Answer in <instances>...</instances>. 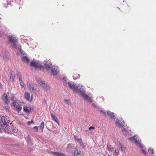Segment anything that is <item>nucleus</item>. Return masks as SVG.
Instances as JSON below:
<instances>
[{
	"label": "nucleus",
	"mask_w": 156,
	"mask_h": 156,
	"mask_svg": "<svg viewBox=\"0 0 156 156\" xmlns=\"http://www.w3.org/2000/svg\"><path fill=\"white\" fill-rule=\"evenodd\" d=\"M18 39L13 35H10L9 36V40L10 42L12 43L10 46L12 49L15 50H17V45L16 43Z\"/></svg>",
	"instance_id": "f257e3e1"
},
{
	"label": "nucleus",
	"mask_w": 156,
	"mask_h": 156,
	"mask_svg": "<svg viewBox=\"0 0 156 156\" xmlns=\"http://www.w3.org/2000/svg\"><path fill=\"white\" fill-rule=\"evenodd\" d=\"M10 123L9 118L7 116H2L0 120L1 127L6 128Z\"/></svg>",
	"instance_id": "f03ea898"
},
{
	"label": "nucleus",
	"mask_w": 156,
	"mask_h": 156,
	"mask_svg": "<svg viewBox=\"0 0 156 156\" xmlns=\"http://www.w3.org/2000/svg\"><path fill=\"white\" fill-rule=\"evenodd\" d=\"M36 80L38 83L40 84L44 90H49L50 89L51 87L47 83H45L44 81L41 80L40 78H38Z\"/></svg>",
	"instance_id": "7ed1b4c3"
},
{
	"label": "nucleus",
	"mask_w": 156,
	"mask_h": 156,
	"mask_svg": "<svg viewBox=\"0 0 156 156\" xmlns=\"http://www.w3.org/2000/svg\"><path fill=\"white\" fill-rule=\"evenodd\" d=\"M138 137L137 136L135 135L132 137H129V139L133 142L134 141L136 144L139 145L140 147L143 148L144 146L140 142H139V139H137Z\"/></svg>",
	"instance_id": "20e7f679"
},
{
	"label": "nucleus",
	"mask_w": 156,
	"mask_h": 156,
	"mask_svg": "<svg viewBox=\"0 0 156 156\" xmlns=\"http://www.w3.org/2000/svg\"><path fill=\"white\" fill-rule=\"evenodd\" d=\"M82 87L83 86L82 85L80 86L78 85L75 91L77 92L79 95H81L83 98L86 95L84 94L85 90L83 88H82Z\"/></svg>",
	"instance_id": "39448f33"
},
{
	"label": "nucleus",
	"mask_w": 156,
	"mask_h": 156,
	"mask_svg": "<svg viewBox=\"0 0 156 156\" xmlns=\"http://www.w3.org/2000/svg\"><path fill=\"white\" fill-rule=\"evenodd\" d=\"M74 154L75 156H84L83 152L79 149L78 147H76L74 148Z\"/></svg>",
	"instance_id": "423d86ee"
},
{
	"label": "nucleus",
	"mask_w": 156,
	"mask_h": 156,
	"mask_svg": "<svg viewBox=\"0 0 156 156\" xmlns=\"http://www.w3.org/2000/svg\"><path fill=\"white\" fill-rule=\"evenodd\" d=\"M59 72V69L57 66L53 67L51 70V73L53 76H55L57 75Z\"/></svg>",
	"instance_id": "0eeeda50"
},
{
	"label": "nucleus",
	"mask_w": 156,
	"mask_h": 156,
	"mask_svg": "<svg viewBox=\"0 0 156 156\" xmlns=\"http://www.w3.org/2000/svg\"><path fill=\"white\" fill-rule=\"evenodd\" d=\"M69 87L72 89H74L75 91L77 88V86L74 83L72 82V81L69 82L68 83Z\"/></svg>",
	"instance_id": "6e6552de"
},
{
	"label": "nucleus",
	"mask_w": 156,
	"mask_h": 156,
	"mask_svg": "<svg viewBox=\"0 0 156 156\" xmlns=\"http://www.w3.org/2000/svg\"><path fill=\"white\" fill-rule=\"evenodd\" d=\"M44 65L46 69L47 70L51 68V67H52V64L51 62L49 61L46 62L45 61Z\"/></svg>",
	"instance_id": "1a4fd4ad"
},
{
	"label": "nucleus",
	"mask_w": 156,
	"mask_h": 156,
	"mask_svg": "<svg viewBox=\"0 0 156 156\" xmlns=\"http://www.w3.org/2000/svg\"><path fill=\"white\" fill-rule=\"evenodd\" d=\"M39 61H36L34 59H33L30 63V66H31L34 67L35 68V69L36 70V68L37 67L38 64L39 63Z\"/></svg>",
	"instance_id": "9d476101"
},
{
	"label": "nucleus",
	"mask_w": 156,
	"mask_h": 156,
	"mask_svg": "<svg viewBox=\"0 0 156 156\" xmlns=\"http://www.w3.org/2000/svg\"><path fill=\"white\" fill-rule=\"evenodd\" d=\"M122 123L119 121L118 119H117L116 120V125L119 126H123L124 125V121H123Z\"/></svg>",
	"instance_id": "9b49d317"
},
{
	"label": "nucleus",
	"mask_w": 156,
	"mask_h": 156,
	"mask_svg": "<svg viewBox=\"0 0 156 156\" xmlns=\"http://www.w3.org/2000/svg\"><path fill=\"white\" fill-rule=\"evenodd\" d=\"M23 109L25 112H29L30 111L31 107L30 106H27V105L23 106Z\"/></svg>",
	"instance_id": "f8f14e48"
},
{
	"label": "nucleus",
	"mask_w": 156,
	"mask_h": 156,
	"mask_svg": "<svg viewBox=\"0 0 156 156\" xmlns=\"http://www.w3.org/2000/svg\"><path fill=\"white\" fill-rule=\"evenodd\" d=\"M51 115L52 118V120L55 122H57L58 125H59V120H58L57 118L52 113H51Z\"/></svg>",
	"instance_id": "ddd939ff"
},
{
	"label": "nucleus",
	"mask_w": 156,
	"mask_h": 156,
	"mask_svg": "<svg viewBox=\"0 0 156 156\" xmlns=\"http://www.w3.org/2000/svg\"><path fill=\"white\" fill-rule=\"evenodd\" d=\"M7 97V95L5 94L3 95L2 98L4 100L5 103L7 104L9 103V101H8V98Z\"/></svg>",
	"instance_id": "4468645a"
},
{
	"label": "nucleus",
	"mask_w": 156,
	"mask_h": 156,
	"mask_svg": "<svg viewBox=\"0 0 156 156\" xmlns=\"http://www.w3.org/2000/svg\"><path fill=\"white\" fill-rule=\"evenodd\" d=\"M74 137L75 139L78 142L80 143L81 145H82V147L83 148H85V147L83 145V142L82 141L81 139H80L79 138H78L77 137H76L75 136H74Z\"/></svg>",
	"instance_id": "2eb2a0df"
},
{
	"label": "nucleus",
	"mask_w": 156,
	"mask_h": 156,
	"mask_svg": "<svg viewBox=\"0 0 156 156\" xmlns=\"http://www.w3.org/2000/svg\"><path fill=\"white\" fill-rule=\"evenodd\" d=\"M17 49H19V51L20 52V53L23 55H25V53L21 49V46L19 44H18L17 45Z\"/></svg>",
	"instance_id": "dca6fc26"
},
{
	"label": "nucleus",
	"mask_w": 156,
	"mask_h": 156,
	"mask_svg": "<svg viewBox=\"0 0 156 156\" xmlns=\"http://www.w3.org/2000/svg\"><path fill=\"white\" fill-rule=\"evenodd\" d=\"M22 108V105L21 104H18L17 106L15 108L16 109V110L19 112L21 110Z\"/></svg>",
	"instance_id": "f3484780"
},
{
	"label": "nucleus",
	"mask_w": 156,
	"mask_h": 156,
	"mask_svg": "<svg viewBox=\"0 0 156 156\" xmlns=\"http://www.w3.org/2000/svg\"><path fill=\"white\" fill-rule=\"evenodd\" d=\"M83 98L86 100H87L89 102L91 103L92 101V99L91 98L88 96L87 95H85Z\"/></svg>",
	"instance_id": "a211bd4d"
},
{
	"label": "nucleus",
	"mask_w": 156,
	"mask_h": 156,
	"mask_svg": "<svg viewBox=\"0 0 156 156\" xmlns=\"http://www.w3.org/2000/svg\"><path fill=\"white\" fill-rule=\"evenodd\" d=\"M107 113L108 114L111 119H113L115 118V116L114 115V113L113 112H112L110 111H108Z\"/></svg>",
	"instance_id": "6ab92c4d"
},
{
	"label": "nucleus",
	"mask_w": 156,
	"mask_h": 156,
	"mask_svg": "<svg viewBox=\"0 0 156 156\" xmlns=\"http://www.w3.org/2000/svg\"><path fill=\"white\" fill-rule=\"evenodd\" d=\"M24 97L26 100L28 101L30 97V94L29 93L26 92L24 94Z\"/></svg>",
	"instance_id": "aec40b11"
},
{
	"label": "nucleus",
	"mask_w": 156,
	"mask_h": 156,
	"mask_svg": "<svg viewBox=\"0 0 156 156\" xmlns=\"http://www.w3.org/2000/svg\"><path fill=\"white\" fill-rule=\"evenodd\" d=\"M22 60L25 62L28 63L29 61V59L26 56L23 57L22 58Z\"/></svg>",
	"instance_id": "412c9836"
},
{
	"label": "nucleus",
	"mask_w": 156,
	"mask_h": 156,
	"mask_svg": "<svg viewBox=\"0 0 156 156\" xmlns=\"http://www.w3.org/2000/svg\"><path fill=\"white\" fill-rule=\"evenodd\" d=\"M74 144H69L67 145V148L68 150H70L71 149H73L74 147Z\"/></svg>",
	"instance_id": "4be33fe9"
},
{
	"label": "nucleus",
	"mask_w": 156,
	"mask_h": 156,
	"mask_svg": "<svg viewBox=\"0 0 156 156\" xmlns=\"http://www.w3.org/2000/svg\"><path fill=\"white\" fill-rule=\"evenodd\" d=\"M15 76V74H13L12 72H10V79L12 81L14 80V77Z\"/></svg>",
	"instance_id": "5701e85b"
},
{
	"label": "nucleus",
	"mask_w": 156,
	"mask_h": 156,
	"mask_svg": "<svg viewBox=\"0 0 156 156\" xmlns=\"http://www.w3.org/2000/svg\"><path fill=\"white\" fill-rule=\"evenodd\" d=\"M18 131V129L16 127H13V129H12V133H9L10 134H11L12 133L14 135H15V134Z\"/></svg>",
	"instance_id": "b1692460"
},
{
	"label": "nucleus",
	"mask_w": 156,
	"mask_h": 156,
	"mask_svg": "<svg viewBox=\"0 0 156 156\" xmlns=\"http://www.w3.org/2000/svg\"><path fill=\"white\" fill-rule=\"evenodd\" d=\"M38 69H40L41 70H43L44 69V67L42 65L38 64V65L36 68V70Z\"/></svg>",
	"instance_id": "393cba45"
},
{
	"label": "nucleus",
	"mask_w": 156,
	"mask_h": 156,
	"mask_svg": "<svg viewBox=\"0 0 156 156\" xmlns=\"http://www.w3.org/2000/svg\"><path fill=\"white\" fill-rule=\"evenodd\" d=\"M107 149L108 151L110 152L112 151L113 149V147L110 145L108 144L107 145Z\"/></svg>",
	"instance_id": "a878e982"
},
{
	"label": "nucleus",
	"mask_w": 156,
	"mask_h": 156,
	"mask_svg": "<svg viewBox=\"0 0 156 156\" xmlns=\"http://www.w3.org/2000/svg\"><path fill=\"white\" fill-rule=\"evenodd\" d=\"M44 123L43 122H42L39 127L43 131V129L44 127Z\"/></svg>",
	"instance_id": "bb28decb"
},
{
	"label": "nucleus",
	"mask_w": 156,
	"mask_h": 156,
	"mask_svg": "<svg viewBox=\"0 0 156 156\" xmlns=\"http://www.w3.org/2000/svg\"><path fill=\"white\" fill-rule=\"evenodd\" d=\"M28 88L31 91H33L34 90V88L33 87L31 86V85L29 84L28 85Z\"/></svg>",
	"instance_id": "cd10ccee"
},
{
	"label": "nucleus",
	"mask_w": 156,
	"mask_h": 156,
	"mask_svg": "<svg viewBox=\"0 0 156 156\" xmlns=\"http://www.w3.org/2000/svg\"><path fill=\"white\" fill-rule=\"evenodd\" d=\"M28 143H31V138L30 136L29 135H28L27 138L26 139Z\"/></svg>",
	"instance_id": "c85d7f7f"
},
{
	"label": "nucleus",
	"mask_w": 156,
	"mask_h": 156,
	"mask_svg": "<svg viewBox=\"0 0 156 156\" xmlns=\"http://www.w3.org/2000/svg\"><path fill=\"white\" fill-rule=\"evenodd\" d=\"M19 81L21 86L22 88H23L24 87V83L23 81L22 80V79H20Z\"/></svg>",
	"instance_id": "c756f323"
},
{
	"label": "nucleus",
	"mask_w": 156,
	"mask_h": 156,
	"mask_svg": "<svg viewBox=\"0 0 156 156\" xmlns=\"http://www.w3.org/2000/svg\"><path fill=\"white\" fill-rule=\"evenodd\" d=\"M148 152L151 154H154V153L153 152V150L151 148H149L148 149Z\"/></svg>",
	"instance_id": "7c9ffc66"
},
{
	"label": "nucleus",
	"mask_w": 156,
	"mask_h": 156,
	"mask_svg": "<svg viewBox=\"0 0 156 156\" xmlns=\"http://www.w3.org/2000/svg\"><path fill=\"white\" fill-rule=\"evenodd\" d=\"M119 152V149H116L115 150L114 154L115 155H117Z\"/></svg>",
	"instance_id": "2f4dec72"
},
{
	"label": "nucleus",
	"mask_w": 156,
	"mask_h": 156,
	"mask_svg": "<svg viewBox=\"0 0 156 156\" xmlns=\"http://www.w3.org/2000/svg\"><path fill=\"white\" fill-rule=\"evenodd\" d=\"M17 102L16 101H13L12 103V105L14 107V108L16 107L17 106L16 105Z\"/></svg>",
	"instance_id": "473e14b6"
},
{
	"label": "nucleus",
	"mask_w": 156,
	"mask_h": 156,
	"mask_svg": "<svg viewBox=\"0 0 156 156\" xmlns=\"http://www.w3.org/2000/svg\"><path fill=\"white\" fill-rule=\"evenodd\" d=\"M58 156H64L65 154L63 153L58 152Z\"/></svg>",
	"instance_id": "72a5a7b5"
},
{
	"label": "nucleus",
	"mask_w": 156,
	"mask_h": 156,
	"mask_svg": "<svg viewBox=\"0 0 156 156\" xmlns=\"http://www.w3.org/2000/svg\"><path fill=\"white\" fill-rule=\"evenodd\" d=\"M17 76L19 78V80H20V79H22L21 76L20 74L18 73V74L17 75Z\"/></svg>",
	"instance_id": "f704fd0d"
},
{
	"label": "nucleus",
	"mask_w": 156,
	"mask_h": 156,
	"mask_svg": "<svg viewBox=\"0 0 156 156\" xmlns=\"http://www.w3.org/2000/svg\"><path fill=\"white\" fill-rule=\"evenodd\" d=\"M100 112L102 113L104 115H105V116L106 115V113L104 111H103L102 110H100Z\"/></svg>",
	"instance_id": "c9c22d12"
},
{
	"label": "nucleus",
	"mask_w": 156,
	"mask_h": 156,
	"mask_svg": "<svg viewBox=\"0 0 156 156\" xmlns=\"http://www.w3.org/2000/svg\"><path fill=\"white\" fill-rule=\"evenodd\" d=\"M33 129H35V132L37 131L38 130V127L37 126H35L34 127H33Z\"/></svg>",
	"instance_id": "e433bc0d"
},
{
	"label": "nucleus",
	"mask_w": 156,
	"mask_h": 156,
	"mask_svg": "<svg viewBox=\"0 0 156 156\" xmlns=\"http://www.w3.org/2000/svg\"><path fill=\"white\" fill-rule=\"evenodd\" d=\"M65 101L66 104H69L70 103V101L69 100H65Z\"/></svg>",
	"instance_id": "4c0bfd02"
},
{
	"label": "nucleus",
	"mask_w": 156,
	"mask_h": 156,
	"mask_svg": "<svg viewBox=\"0 0 156 156\" xmlns=\"http://www.w3.org/2000/svg\"><path fill=\"white\" fill-rule=\"evenodd\" d=\"M52 153H53L54 155L58 156V152H52Z\"/></svg>",
	"instance_id": "58836bf2"
},
{
	"label": "nucleus",
	"mask_w": 156,
	"mask_h": 156,
	"mask_svg": "<svg viewBox=\"0 0 156 156\" xmlns=\"http://www.w3.org/2000/svg\"><path fill=\"white\" fill-rule=\"evenodd\" d=\"M34 122L32 120H31L30 121L28 122L27 124H28L29 125H30L31 123H33Z\"/></svg>",
	"instance_id": "ea45409f"
},
{
	"label": "nucleus",
	"mask_w": 156,
	"mask_h": 156,
	"mask_svg": "<svg viewBox=\"0 0 156 156\" xmlns=\"http://www.w3.org/2000/svg\"><path fill=\"white\" fill-rule=\"evenodd\" d=\"M141 151L142 153L144 154V155H146V153L144 149H142L141 150Z\"/></svg>",
	"instance_id": "a19ab883"
},
{
	"label": "nucleus",
	"mask_w": 156,
	"mask_h": 156,
	"mask_svg": "<svg viewBox=\"0 0 156 156\" xmlns=\"http://www.w3.org/2000/svg\"><path fill=\"white\" fill-rule=\"evenodd\" d=\"M95 129V128L93 126H91L89 128V130H91V129Z\"/></svg>",
	"instance_id": "79ce46f5"
},
{
	"label": "nucleus",
	"mask_w": 156,
	"mask_h": 156,
	"mask_svg": "<svg viewBox=\"0 0 156 156\" xmlns=\"http://www.w3.org/2000/svg\"><path fill=\"white\" fill-rule=\"evenodd\" d=\"M78 75V76L77 77H76V78H75V76H73V79H78L79 78V76H80V75L79 74H78V75Z\"/></svg>",
	"instance_id": "37998d69"
},
{
	"label": "nucleus",
	"mask_w": 156,
	"mask_h": 156,
	"mask_svg": "<svg viewBox=\"0 0 156 156\" xmlns=\"http://www.w3.org/2000/svg\"><path fill=\"white\" fill-rule=\"evenodd\" d=\"M120 149H121V151H124L125 150V147H121L120 148Z\"/></svg>",
	"instance_id": "c03bdc74"
},
{
	"label": "nucleus",
	"mask_w": 156,
	"mask_h": 156,
	"mask_svg": "<svg viewBox=\"0 0 156 156\" xmlns=\"http://www.w3.org/2000/svg\"><path fill=\"white\" fill-rule=\"evenodd\" d=\"M7 1H8V2H9L8 3V4H9V3H10V2H13V0H7Z\"/></svg>",
	"instance_id": "a18cd8bd"
},
{
	"label": "nucleus",
	"mask_w": 156,
	"mask_h": 156,
	"mask_svg": "<svg viewBox=\"0 0 156 156\" xmlns=\"http://www.w3.org/2000/svg\"><path fill=\"white\" fill-rule=\"evenodd\" d=\"M122 131H127V130H126V128H123V129H122Z\"/></svg>",
	"instance_id": "49530a36"
},
{
	"label": "nucleus",
	"mask_w": 156,
	"mask_h": 156,
	"mask_svg": "<svg viewBox=\"0 0 156 156\" xmlns=\"http://www.w3.org/2000/svg\"><path fill=\"white\" fill-rule=\"evenodd\" d=\"M92 105L94 107H96V105L95 104H94V103H93L92 104Z\"/></svg>",
	"instance_id": "de8ad7c7"
},
{
	"label": "nucleus",
	"mask_w": 156,
	"mask_h": 156,
	"mask_svg": "<svg viewBox=\"0 0 156 156\" xmlns=\"http://www.w3.org/2000/svg\"><path fill=\"white\" fill-rule=\"evenodd\" d=\"M2 84L0 83V89H1L2 88Z\"/></svg>",
	"instance_id": "09e8293b"
},
{
	"label": "nucleus",
	"mask_w": 156,
	"mask_h": 156,
	"mask_svg": "<svg viewBox=\"0 0 156 156\" xmlns=\"http://www.w3.org/2000/svg\"><path fill=\"white\" fill-rule=\"evenodd\" d=\"M63 79L65 81H66V78L65 77H64L63 78Z\"/></svg>",
	"instance_id": "8fccbe9b"
},
{
	"label": "nucleus",
	"mask_w": 156,
	"mask_h": 156,
	"mask_svg": "<svg viewBox=\"0 0 156 156\" xmlns=\"http://www.w3.org/2000/svg\"><path fill=\"white\" fill-rule=\"evenodd\" d=\"M49 122V123H51V122L50 121H49V122Z\"/></svg>",
	"instance_id": "3c124183"
},
{
	"label": "nucleus",
	"mask_w": 156,
	"mask_h": 156,
	"mask_svg": "<svg viewBox=\"0 0 156 156\" xmlns=\"http://www.w3.org/2000/svg\"><path fill=\"white\" fill-rule=\"evenodd\" d=\"M108 156H111V155H108Z\"/></svg>",
	"instance_id": "603ef678"
}]
</instances>
